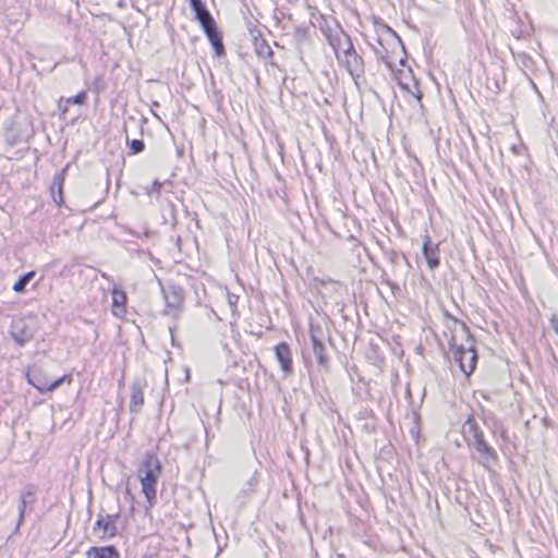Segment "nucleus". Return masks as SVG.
Listing matches in <instances>:
<instances>
[{"mask_svg": "<svg viewBox=\"0 0 558 558\" xmlns=\"http://www.w3.org/2000/svg\"><path fill=\"white\" fill-rule=\"evenodd\" d=\"M227 298H228V303H229V306H230L232 313H235L236 305H238V302H239V295H236L234 293H230L228 291L227 292Z\"/></svg>", "mask_w": 558, "mask_h": 558, "instance_id": "26", "label": "nucleus"}, {"mask_svg": "<svg viewBox=\"0 0 558 558\" xmlns=\"http://www.w3.org/2000/svg\"><path fill=\"white\" fill-rule=\"evenodd\" d=\"M160 474L159 458L156 453L147 451L137 469V475L142 484V493L145 495L149 508H153L157 500L156 486Z\"/></svg>", "mask_w": 558, "mask_h": 558, "instance_id": "3", "label": "nucleus"}, {"mask_svg": "<svg viewBox=\"0 0 558 558\" xmlns=\"http://www.w3.org/2000/svg\"><path fill=\"white\" fill-rule=\"evenodd\" d=\"M550 326L555 330V332L558 335V317L557 315H553L550 318Z\"/></svg>", "mask_w": 558, "mask_h": 558, "instance_id": "29", "label": "nucleus"}, {"mask_svg": "<svg viewBox=\"0 0 558 558\" xmlns=\"http://www.w3.org/2000/svg\"><path fill=\"white\" fill-rule=\"evenodd\" d=\"M66 168H63L61 171L56 172L52 179V183L50 185V192L53 202L58 207H61L64 198H63V184L65 180Z\"/></svg>", "mask_w": 558, "mask_h": 558, "instance_id": "14", "label": "nucleus"}, {"mask_svg": "<svg viewBox=\"0 0 558 558\" xmlns=\"http://www.w3.org/2000/svg\"><path fill=\"white\" fill-rule=\"evenodd\" d=\"M126 144L131 155H137L144 151L145 143L142 140H129L126 136Z\"/></svg>", "mask_w": 558, "mask_h": 558, "instance_id": "24", "label": "nucleus"}, {"mask_svg": "<svg viewBox=\"0 0 558 558\" xmlns=\"http://www.w3.org/2000/svg\"><path fill=\"white\" fill-rule=\"evenodd\" d=\"M274 352L276 360L278 361L282 372L284 373V376L290 375L293 371V364L292 353L289 344L286 342H280L274 348Z\"/></svg>", "mask_w": 558, "mask_h": 558, "instance_id": "13", "label": "nucleus"}, {"mask_svg": "<svg viewBox=\"0 0 558 558\" xmlns=\"http://www.w3.org/2000/svg\"><path fill=\"white\" fill-rule=\"evenodd\" d=\"M26 379L29 385L36 388L40 393L51 392L58 389L62 384L72 381L71 375H63L58 379L50 381L47 375L39 367H32L26 373Z\"/></svg>", "mask_w": 558, "mask_h": 558, "instance_id": "7", "label": "nucleus"}, {"mask_svg": "<svg viewBox=\"0 0 558 558\" xmlns=\"http://www.w3.org/2000/svg\"><path fill=\"white\" fill-rule=\"evenodd\" d=\"M413 414H414L415 420L417 421L420 418L418 413L416 411H413Z\"/></svg>", "mask_w": 558, "mask_h": 558, "instance_id": "37", "label": "nucleus"}, {"mask_svg": "<svg viewBox=\"0 0 558 558\" xmlns=\"http://www.w3.org/2000/svg\"><path fill=\"white\" fill-rule=\"evenodd\" d=\"M474 343V338L470 341L466 340V347L463 344H458L454 335H451L449 339V349L450 353L452 354V359L466 377L474 373L477 364L478 355Z\"/></svg>", "mask_w": 558, "mask_h": 558, "instance_id": "4", "label": "nucleus"}, {"mask_svg": "<svg viewBox=\"0 0 558 558\" xmlns=\"http://www.w3.org/2000/svg\"><path fill=\"white\" fill-rule=\"evenodd\" d=\"M87 94L86 92L82 90L77 93L76 95L70 97L66 99V104H74L78 106H83L86 102Z\"/></svg>", "mask_w": 558, "mask_h": 558, "instance_id": "25", "label": "nucleus"}, {"mask_svg": "<svg viewBox=\"0 0 558 558\" xmlns=\"http://www.w3.org/2000/svg\"><path fill=\"white\" fill-rule=\"evenodd\" d=\"M143 404H144L143 388L138 383H134L131 386L130 411L133 413H136L141 410Z\"/></svg>", "mask_w": 558, "mask_h": 558, "instance_id": "19", "label": "nucleus"}, {"mask_svg": "<svg viewBox=\"0 0 558 558\" xmlns=\"http://www.w3.org/2000/svg\"><path fill=\"white\" fill-rule=\"evenodd\" d=\"M405 396H407V398H411V390H410V388H407Z\"/></svg>", "mask_w": 558, "mask_h": 558, "instance_id": "33", "label": "nucleus"}, {"mask_svg": "<svg viewBox=\"0 0 558 558\" xmlns=\"http://www.w3.org/2000/svg\"><path fill=\"white\" fill-rule=\"evenodd\" d=\"M119 517V513L107 515L99 514L93 527L94 532L97 533V531L100 530L101 534L99 535V538L101 539L106 537H114L118 534L116 522Z\"/></svg>", "mask_w": 558, "mask_h": 558, "instance_id": "12", "label": "nucleus"}, {"mask_svg": "<svg viewBox=\"0 0 558 558\" xmlns=\"http://www.w3.org/2000/svg\"><path fill=\"white\" fill-rule=\"evenodd\" d=\"M149 234H150V231H149L148 229H146V230H145V232L143 233V235H144L145 238H148V236H149Z\"/></svg>", "mask_w": 558, "mask_h": 558, "instance_id": "35", "label": "nucleus"}, {"mask_svg": "<svg viewBox=\"0 0 558 558\" xmlns=\"http://www.w3.org/2000/svg\"><path fill=\"white\" fill-rule=\"evenodd\" d=\"M162 294L166 301L167 313H177L181 310L184 300V289L177 284H170L162 288Z\"/></svg>", "mask_w": 558, "mask_h": 558, "instance_id": "10", "label": "nucleus"}, {"mask_svg": "<svg viewBox=\"0 0 558 558\" xmlns=\"http://www.w3.org/2000/svg\"><path fill=\"white\" fill-rule=\"evenodd\" d=\"M158 105H159L158 101L153 102L154 108H157Z\"/></svg>", "mask_w": 558, "mask_h": 558, "instance_id": "40", "label": "nucleus"}, {"mask_svg": "<svg viewBox=\"0 0 558 558\" xmlns=\"http://www.w3.org/2000/svg\"><path fill=\"white\" fill-rule=\"evenodd\" d=\"M311 342L313 353L317 360V364L327 369L329 367V359L326 354L323 330L319 327L311 326Z\"/></svg>", "mask_w": 558, "mask_h": 558, "instance_id": "9", "label": "nucleus"}, {"mask_svg": "<svg viewBox=\"0 0 558 558\" xmlns=\"http://www.w3.org/2000/svg\"><path fill=\"white\" fill-rule=\"evenodd\" d=\"M320 29L337 57L338 52H341L345 47V38L350 37V35L344 33L340 24L337 22L335 31L329 25L322 26Z\"/></svg>", "mask_w": 558, "mask_h": 558, "instance_id": "11", "label": "nucleus"}, {"mask_svg": "<svg viewBox=\"0 0 558 558\" xmlns=\"http://www.w3.org/2000/svg\"><path fill=\"white\" fill-rule=\"evenodd\" d=\"M101 276H102V278L110 280V277L107 274L102 272Z\"/></svg>", "mask_w": 558, "mask_h": 558, "instance_id": "36", "label": "nucleus"}, {"mask_svg": "<svg viewBox=\"0 0 558 558\" xmlns=\"http://www.w3.org/2000/svg\"><path fill=\"white\" fill-rule=\"evenodd\" d=\"M86 558H120V553L113 545L93 546L86 551Z\"/></svg>", "mask_w": 558, "mask_h": 558, "instance_id": "17", "label": "nucleus"}, {"mask_svg": "<svg viewBox=\"0 0 558 558\" xmlns=\"http://www.w3.org/2000/svg\"><path fill=\"white\" fill-rule=\"evenodd\" d=\"M128 233L132 234L133 236H136V238H141V234L131 230V229H128Z\"/></svg>", "mask_w": 558, "mask_h": 558, "instance_id": "31", "label": "nucleus"}, {"mask_svg": "<svg viewBox=\"0 0 558 558\" xmlns=\"http://www.w3.org/2000/svg\"><path fill=\"white\" fill-rule=\"evenodd\" d=\"M462 436L470 448H474L478 454L477 462L489 469L492 463L498 461L497 451L486 441L481 427L473 414H470L462 425Z\"/></svg>", "mask_w": 558, "mask_h": 558, "instance_id": "1", "label": "nucleus"}, {"mask_svg": "<svg viewBox=\"0 0 558 558\" xmlns=\"http://www.w3.org/2000/svg\"><path fill=\"white\" fill-rule=\"evenodd\" d=\"M416 98H417L418 100H421V98H422V93H421V92L418 93V95L416 96Z\"/></svg>", "mask_w": 558, "mask_h": 558, "instance_id": "38", "label": "nucleus"}, {"mask_svg": "<svg viewBox=\"0 0 558 558\" xmlns=\"http://www.w3.org/2000/svg\"><path fill=\"white\" fill-rule=\"evenodd\" d=\"M254 47L255 51L258 57L260 58H268L272 56V49L269 47V45L266 43L263 38H254Z\"/></svg>", "mask_w": 558, "mask_h": 558, "instance_id": "20", "label": "nucleus"}, {"mask_svg": "<svg viewBox=\"0 0 558 558\" xmlns=\"http://www.w3.org/2000/svg\"><path fill=\"white\" fill-rule=\"evenodd\" d=\"M38 488L34 484L25 485L20 492L17 511L19 518L14 530V534L20 531L21 525L24 523L25 517L34 511L37 501Z\"/></svg>", "mask_w": 558, "mask_h": 558, "instance_id": "8", "label": "nucleus"}, {"mask_svg": "<svg viewBox=\"0 0 558 558\" xmlns=\"http://www.w3.org/2000/svg\"><path fill=\"white\" fill-rule=\"evenodd\" d=\"M61 113H65L68 111V107L64 106L63 108L60 106Z\"/></svg>", "mask_w": 558, "mask_h": 558, "instance_id": "34", "label": "nucleus"}, {"mask_svg": "<svg viewBox=\"0 0 558 558\" xmlns=\"http://www.w3.org/2000/svg\"><path fill=\"white\" fill-rule=\"evenodd\" d=\"M445 317H447L450 322H452L454 327H460L462 333L465 337V340H468V341L473 340V335L465 323L459 320L457 317H454L453 315H451L448 312H445Z\"/></svg>", "mask_w": 558, "mask_h": 558, "instance_id": "22", "label": "nucleus"}, {"mask_svg": "<svg viewBox=\"0 0 558 558\" xmlns=\"http://www.w3.org/2000/svg\"><path fill=\"white\" fill-rule=\"evenodd\" d=\"M37 329L36 315L28 314L13 318L10 324L9 333L15 344L23 348L34 339Z\"/></svg>", "mask_w": 558, "mask_h": 558, "instance_id": "6", "label": "nucleus"}, {"mask_svg": "<svg viewBox=\"0 0 558 558\" xmlns=\"http://www.w3.org/2000/svg\"><path fill=\"white\" fill-rule=\"evenodd\" d=\"M383 283L387 284L390 289H391V292L393 294H397L400 292V287L398 283H396L395 281L388 279V278H385V274L383 275Z\"/></svg>", "mask_w": 558, "mask_h": 558, "instance_id": "27", "label": "nucleus"}, {"mask_svg": "<svg viewBox=\"0 0 558 558\" xmlns=\"http://www.w3.org/2000/svg\"><path fill=\"white\" fill-rule=\"evenodd\" d=\"M193 12L194 19L198 22L215 53L218 57L226 56V49L222 41V34L218 25L203 0H186Z\"/></svg>", "mask_w": 558, "mask_h": 558, "instance_id": "2", "label": "nucleus"}, {"mask_svg": "<svg viewBox=\"0 0 558 558\" xmlns=\"http://www.w3.org/2000/svg\"><path fill=\"white\" fill-rule=\"evenodd\" d=\"M161 187V183L159 181H154L153 183V192H158L159 189Z\"/></svg>", "mask_w": 558, "mask_h": 558, "instance_id": "30", "label": "nucleus"}, {"mask_svg": "<svg viewBox=\"0 0 558 558\" xmlns=\"http://www.w3.org/2000/svg\"><path fill=\"white\" fill-rule=\"evenodd\" d=\"M253 481H254V476H252V478H250L248 484L252 485Z\"/></svg>", "mask_w": 558, "mask_h": 558, "instance_id": "42", "label": "nucleus"}, {"mask_svg": "<svg viewBox=\"0 0 558 558\" xmlns=\"http://www.w3.org/2000/svg\"><path fill=\"white\" fill-rule=\"evenodd\" d=\"M112 296V313L116 316H123L125 314L126 293L119 289L116 284L110 290Z\"/></svg>", "mask_w": 558, "mask_h": 558, "instance_id": "16", "label": "nucleus"}, {"mask_svg": "<svg viewBox=\"0 0 558 558\" xmlns=\"http://www.w3.org/2000/svg\"><path fill=\"white\" fill-rule=\"evenodd\" d=\"M381 27L386 31V33L401 47V50L403 52V57L400 59L399 63L401 65H405V62H407V52H405V47L401 40V38L397 35V33L390 28L388 25L386 24H383Z\"/></svg>", "mask_w": 558, "mask_h": 558, "instance_id": "23", "label": "nucleus"}, {"mask_svg": "<svg viewBox=\"0 0 558 558\" xmlns=\"http://www.w3.org/2000/svg\"><path fill=\"white\" fill-rule=\"evenodd\" d=\"M307 32L305 27L298 26L294 29V37L296 40L302 41L306 38Z\"/></svg>", "mask_w": 558, "mask_h": 558, "instance_id": "28", "label": "nucleus"}, {"mask_svg": "<svg viewBox=\"0 0 558 558\" xmlns=\"http://www.w3.org/2000/svg\"><path fill=\"white\" fill-rule=\"evenodd\" d=\"M106 177H107V184H109V172L108 171L106 173Z\"/></svg>", "mask_w": 558, "mask_h": 558, "instance_id": "41", "label": "nucleus"}, {"mask_svg": "<svg viewBox=\"0 0 558 558\" xmlns=\"http://www.w3.org/2000/svg\"><path fill=\"white\" fill-rule=\"evenodd\" d=\"M422 251L429 269H436L440 264L438 245L432 242L429 236H426Z\"/></svg>", "mask_w": 558, "mask_h": 558, "instance_id": "15", "label": "nucleus"}, {"mask_svg": "<svg viewBox=\"0 0 558 558\" xmlns=\"http://www.w3.org/2000/svg\"><path fill=\"white\" fill-rule=\"evenodd\" d=\"M147 122V119L145 117H141L140 119V123H141V128L143 129L144 124Z\"/></svg>", "mask_w": 558, "mask_h": 558, "instance_id": "32", "label": "nucleus"}, {"mask_svg": "<svg viewBox=\"0 0 558 558\" xmlns=\"http://www.w3.org/2000/svg\"><path fill=\"white\" fill-rule=\"evenodd\" d=\"M158 105H159L158 101L153 102L154 108H157Z\"/></svg>", "mask_w": 558, "mask_h": 558, "instance_id": "39", "label": "nucleus"}, {"mask_svg": "<svg viewBox=\"0 0 558 558\" xmlns=\"http://www.w3.org/2000/svg\"><path fill=\"white\" fill-rule=\"evenodd\" d=\"M337 61L340 66L344 68L355 84L364 76L365 62L363 57L356 51L351 37L345 38V47L338 52Z\"/></svg>", "mask_w": 558, "mask_h": 558, "instance_id": "5", "label": "nucleus"}, {"mask_svg": "<svg viewBox=\"0 0 558 558\" xmlns=\"http://www.w3.org/2000/svg\"><path fill=\"white\" fill-rule=\"evenodd\" d=\"M35 271L31 270L28 272L23 274L17 281L13 284L12 289L16 293L24 292L26 289V286L31 282V280L34 278Z\"/></svg>", "mask_w": 558, "mask_h": 558, "instance_id": "21", "label": "nucleus"}, {"mask_svg": "<svg viewBox=\"0 0 558 558\" xmlns=\"http://www.w3.org/2000/svg\"><path fill=\"white\" fill-rule=\"evenodd\" d=\"M385 256L392 266V271L395 274L401 268L402 265L405 266L407 269L411 267L407 256L403 253L397 252L395 250L385 251Z\"/></svg>", "mask_w": 558, "mask_h": 558, "instance_id": "18", "label": "nucleus"}]
</instances>
